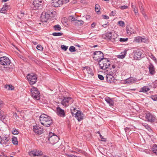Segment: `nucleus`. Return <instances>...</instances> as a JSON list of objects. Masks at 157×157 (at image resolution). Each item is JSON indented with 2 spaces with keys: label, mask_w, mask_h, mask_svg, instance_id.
I'll list each match as a JSON object with an SVG mask.
<instances>
[{
  "label": "nucleus",
  "mask_w": 157,
  "mask_h": 157,
  "mask_svg": "<svg viewBox=\"0 0 157 157\" xmlns=\"http://www.w3.org/2000/svg\"><path fill=\"white\" fill-rule=\"evenodd\" d=\"M41 124L44 126L49 127L52 123L51 117L45 114H42L40 117Z\"/></svg>",
  "instance_id": "obj_1"
},
{
  "label": "nucleus",
  "mask_w": 157,
  "mask_h": 157,
  "mask_svg": "<svg viewBox=\"0 0 157 157\" xmlns=\"http://www.w3.org/2000/svg\"><path fill=\"white\" fill-rule=\"evenodd\" d=\"M98 63L100 68L102 70H105L111 67L110 62L107 58H102L99 61Z\"/></svg>",
  "instance_id": "obj_2"
},
{
  "label": "nucleus",
  "mask_w": 157,
  "mask_h": 157,
  "mask_svg": "<svg viewBox=\"0 0 157 157\" xmlns=\"http://www.w3.org/2000/svg\"><path fill=\"white\" fill-rule=\"evenodd\" d=\"M31 95L35 100H39L40 99V93L36 87H33L30 89Z\"/></svg>",
  "instance_id": "obj_3"
},
{
  "label": "nucleus",
  "mask_w": 157,
  "mask_h": 157,
  "mask_svg": "<svg viewBox=\"0 0 157 157\" xmlns=\"http://www.w3.org/2000/svg\"><path fill=\"white\" fill-rule=\"evenodd\" d=\"M48 140L53 144L57 142L59 140V137L54 133L50 132L48 136Z\"/></svg>",
  "instance_id": "obj_4"
},
{
  "label": "nucleus",
  "mask_w": 157,
  "mask_h": 157,
  "mask_svg": "<svg viewBox=\"0 0 157 157\" xmlns=\"http://www.w3.org/2000/svg\"><path fill=\"white\" fill-rule=\"evenodd\" d=\"M105 39L110 40L113 42H115L117 37V35L114 33L110 32L105 33Z\"/></svg>",
  "instance_id": "obj_5"
},
{
  "label": "nucleus",
  "mask_w": 157,
  "mask_h": 157,
  "mask_svg": "<svg viewBox=\"0 0 157 157\" xmlns=\"http://www.w3.org/2000/svg\"><path fill=\"white\" fill-rule=\"evenodd\" d=\"M73 102V100L71 97H63L61 103L63 106L67 107L71 104Z\"/></svg>",
  "instance_id": "obj_6"
},
{
  "label": "nucleus",
  "mask_w": 157,
  "mask_h": 157,
  "mask_svg": "<svg viewBox=\"0 0 157 157\" xmlns=\"http://www.w3.org/2000/svg\"><path fill=\"white\" fill-rule=\"evenodd\" d=\"M104 54L100 51H95L94 52L93 58L96 61H98L101 59L104 58Z\"/></svg>",
  "instance_id": "obj_7"
},
{
  "label": "nucleus",
  "mask_w": 157,
  "mask_h": 157,
  "mask_svg": "<svg viewBox=\"0 0 157 157\" xmlns=\"http://www.w3.org/2000/svg\"><path fill=\"white\" fill-rule=\"evenodd\" d=\"M27 77L30 84H34L36 82L37 78L35 74L33 73L28 74Z\"/></svg>",
  "instance_id": "obj_8"
},
{
  "label": "nucleus",
  "mask_w": 157,
  "mask_h": 157,
  "mask_svg": "<svg viewBox=\"0 0 157 157\" xmlns=\"http://www.w3.org/2000/svg\"><path fill=\"white\" fill-rule=\"evenodd\" d=\"M145 117L147 121L150 122H156V119L155 117L149 112H147L146 114Z\"/></svg>",
  "instance_id": "obj_9"
},
{
  "label": "nucleus",
  "mask_w": 157,
  "mask_h": 157,
  "mask_svg": "<svg viewBox=\"0 0 157 157\" xmlns=\"http://www.w3.org/2000/svg\"><path fill=\"white\" fill-rule=\"evenodd\" d=\"M11 61L6 56L1 57L0 59V63L2 65H9Z\"/></svg>",
  "instance_id": "obj_10"
},
{
  "label": "nucleus",
  "mask_w": 157,
  "mask_h": 157,
  "mask_svg": "<svg viewBox=\"0 0 157 157\" xmlns=\"http://www.w3.org/2000/svg\"><path fill=\"white\" fill-rule=\"evenodd\" d=\"M29 154L31 156L35 157L42 155L43 153L40 150L34 149L29 151Z\"/></svg>",
  "instance_id": "obj_11"
},
{
  "label": "nucleus",
  "mask_w": 157,
  "mask_h": 157,
  "mask_svg": "<svg viewBox=\"0 0 157 157\" xmlns=\"http://www.w3.org/2000/svg\"><path fill=\"white\" fill-rule=\"evenodd\" d=\"M50 13L52 14V12L42 13L40 17L41 20L42 22H47L50 16Z\"/></svg>",
  "instance_id": "obj_12"
},
{
  "label": "nucleus",
  "mask_w": 157,
  "mask_h": 157,
  "mask_svg": "<svg viewBox=\"0 0 157 157\" xmlns=\"http://www.w3.org/2000/svg\"><path fill=\"white\" fill-rule=\"evenodd\" d=\"M42 2V1L38 0H35L33 2L32 6V7L34 10L38 9L39 8L42 7L41 3Z\"/></svg>",
  "instance_id": "obj_13"
},
{
  "label": "nucleus",
  "mask_w": 157,
  "mask_h": 157,
  "mask_svg": "<svg viewBox=\"0 0 157 157\" xmlns=\"http://www.w3.org/2000/svg\"><path fill=\"white\" fill-rule=\"evenodd\" d=\"M57 114L61 117H64L65 116V113L64 110L61 109L59 107H57L56 108Z\"/></svg>",
  "instance_id": "obj_14"
},
{
  "label": "nucleus",
  "mask_w": 157,
  "mask_h": 157,
  "mask_svg": "<svg viewBox=\"0 0 157 157\" xmlns=\"http://www.w3.org/2000/svg\"><path fill=\"white\" fill-rule=\"evenodd\" d=\"M63 2L62 0H52V5L55 7H58L62 5Z\"/></svg>",
  "instance_id": "obj_15"
},
{
  "label": "nucleus",
  "mask_w": 157,
  "mask_h": 157,
  "mask_svg": "<svg viewBox=\"0 0 157 157\" xmlns=\"http://www.w3.org/2000/svg\"><path fill=\"white\" fill-rule=\"evenodd\" d=\"M148 68H149V73L151 75H154L155 73V67L151 63L148 66Z\"/></svg>",
  "instance_id": "obj_16"
},
{
  "label": "nucleus",
  "mask_w": 157,
  "mask_h": 157,
  "mask_svg": "<svg viewBox=\"0 0 157 157\" xmlns=\"http://www.w3.org/2000/svg\"><path fill=\"white\" fill-rule=\"evenodd\" d=\"M77 114L75 117L77 118L78 121H80L83 119L84 115L81 111L78 112V113Z\"/></svg>",
  "instance_id": "obj_17"
},
{
  "label": "nucleus",
  "mask_w": 157,
  "mask_h": 157,
  "mask_svg": "<svg viewBox=\"0 0 157 157\" xmlns=\"http://www.w3.org/2000/svg\"><path fill=\"white\" fill-rule=\"evenodd\" d=\"M106 78L107 81L109 82H113L115 80V78L114 76L109 75H106Z\"/></svg>",
  "instance_id": "obj_18"
},
{
  "label": "nucleus",
  "mask_w": 157,
  "mask_h": 157,
  "mask_svg": "<svg viewBox=\"0 0 157 157\" xmlns=\"http://www.w3.org/2000/svg\"><path fill=\"white\" fill-rule=\"evenodd\" d=\"M105 101L110 106H113L114 104V101L113 100L111 99L109 97H106L105 98Z\"/></svg>",
  "instance_id": "obj_19"
},
{
  "label": "nucleus",
  "mask_w": 157,
  "mask_h": 157,
  "mask_svg": "<svg viewBox=\"0 0 157 157\" xmlns=\"http://www.w3.org/2000/svg\"><path fill=\"white\" fill-rule=\"evenodd\" d=\"M137 79L133 77H130L126 79L125 80L126 83L129 84L130 83H134L135 82H136Z\"/></svg>",
  "instance_id": "obj_20"
},
{
  "label": "nucleus",
  "mask_w": 157,
  "mask_h": 157,
  "mask_svg": "<svg viewBox=\"0 0 157 157\" xmlns=\"http://www.w3.org/2000/svg\"><path fill=\"white\" fill-rule=\"evenodd\" d=\"M150 89V88L148 86H144L140 88L139 92H140L146 93L149 91Z\"/></svg>",
  "instance_id": "obj_21"
},
{
  "label": "nucleus",
  "mask_w": 157,
  "mask_h": 157,
  "mask_svg": "<svg viewBox=\"0 0 157 157\" xmlns=\"http://www.w3.org/2000/svg\"><path fill=\"white\" fill-rule=\"evenodd\" d=\"M127 33L128 35H130L132 34L135 33V32L131 27H127L126 29Z\"/></svg>",
  "instance_id": "obj_22"
},
{
  "label": "nucleus",
  "mask_w": 157,
  "mask_h": 157,
  "mask_svg": "<svg viewBox=\"0 0 157 157\" xmlns=\"http://www.w3.org/2000/svg\"><path fill=\"white\" fill-rule=\"evenodd\" d=\"M141 55V51H137L134 54V58L135 59H139L140 58Z\"/></svg>",
  "instance_id": "obj_23"
},
{
  "label": "nucleus",
  "mask_w": 157,
  "mask_h": 157,
  "mask_svg": "<svg viewBox=\"0 0 157 157\" xmlns=\"http://www.w3.org/2000/svg\"><path fill=\"white\" fill-rule=\"evenodd\" d=\"M7 8V5L5 3L3 6V7L0 10V12L2 13H5Z\"/></svg>",
  "instance_id": "obj_24"
},
{
  "label": "nucleus",
  "mask_w": 157,
  "mask_h": 157,
  "mask_svg": "<svg viewBox=\"0 0 157 157\" xmlns=\"http://www.w3.org/2000/svg\"><path fill=\"white\" fill-rule=\"evenodd\" d=\"M110 70H107V74L109 75L114 76V74L116 71V70H112L111 67L110 68Z\"/></svg>",
  "instance_id": "obj_25"
},
{
  "label": "nucleus",
  "mask_w": 157,
  "mask_h": 157,
  "mask_svg": "<svg viewBox=\"0 0 157 157\" xmlns=\"http://www.w3.org/2000/svg\"><path fill=\"white\" fill-rule=\"evenodd\" d=\"M9 140V139H8L6 137H4L1 140L0 144H6Z\"/></svg>",
  "instance_id": "obj_26"
},
{
  "label": "nucleus",
  "mask_w": 157,
  "mask_h": 157,
  "mask_svg": "<svg viewBox=\"0 0 157 157\" xmlns=\"http://www.w3.org/2000/svg\"><path fill=\"white\" fill-rule=\"evenodd\" d=\"M84 21L81 20L76 21V22L74 23V24L76 25L81 26L84 23Z\"/></svg>",
  "instance_id": "obj_27"
},
{
  "label": "nucleus",
  "mask_w": 157,
  "mask_h": 157,
  "mask_svg": "<svg viewBox=\"0 0 157 157\" xmlns=\"http://www.w3.org/2000/svg\"><path fill=\"white\" fill-rule=\"evenodd\" d=\"M41 129V127L39 125H34L33 126V131L35 132H37V131L39 129Z\"/></svg>",
  "instance_id": "obj_28"
},
{
  "label": "nucleus",
  "mask_w": 157,
  "mask_h": 157,
  "mask_svg": "<svg viewBox=\"0 0 157 157\" xmlns=\"http://www.w3.org/2000/svg\"><path fill=\"white\" fill-rule=\"evenodd\" d=\"M79 111H80L76 109H75L74 108L73 111L71 110V112L72 116L75 117L77 116V114H78V112Z\"/></svg>",
  "instance_id": "obj_29"
},
{
  "label": "nucleus",
  "mask_w": 157,
  "mask_h": 157,
  "mask_svg": "<svg viewBox=\"0 0 157 157\" xmlns=\"http://www.w3.org/2000/svg\"><path fill=\"white\" fill-rule=\"evenodd\" d=\"M139 7L140 8V11H141V13H142V14L143 15H144V17L145 18H146V17H147V16L145 14V12L144 11V9L142 7V3H140L139 4Z\"/></svg>",
  "instance_id": "obj_30"
},
{
  "label": "nucleus",
  "mask_w": 157,
  "mask_h": 157,
  "mask_svg": "<svg viewBox=\"0 0 157 157\" xmlns=\"http://www.w3.org/2000/svg\"><path fill=\"white\" fill-rule=\"evenodd\" d=\"M126 52L127 51L126 50H124L123 52L121 53V55H118V57L121 59H123L124 58L126 54Z\"/></svg>",
  "instance_id": "obj_31"
},
{
  "label": "nucleus",
  "mask_w": 157,
  "mask_h": 157,
  "mask_svg": "<svg viewBox=\"0 0 157 157\" xmlns=\"http://www.w3.org/2000/svg\"><path fill=\"white\" fill-rule=\"evenodd\" d=\"M5 88L8 90H13L14 89V87L12 85H6L5 86Z\"/></svg>",
  "instance_id": "obj_32"
},
{
  "label": "nucleus",
  "mask_w": 157,
  "mask_h": 157,
  "mask_svg": "<svg viewBox=\"0 0 157 157\" xmlns=\"http://www.w3.org/2000/svg\"><path fill=\"white\" fill-rule=\"evenodd\" d=\"M54 30L56 31H59L61 29V28L59 25H54L53 27Z\"/></svg>",
  "instance_id": "obj_33"
},
{
  "label": "nucleus",
  "mask_w": 157,
  "mask_h": 157,
  "mask_svg": "<svg viewBox=\"0 0 157 157\" xmlns=\"http://www.w3.org/2000/svg\"><path fill=\"white\" fill-rule=\"evenodd\" d=\"M3 112L0 109V120L2 121L5 117V116L3 115Z\"/></svg>",
  "instance_id": "obj_34"
},
{
  "label": "nucleus",
  "mask_w": 157,
  "mask_h": 157,
  "mask_svg": "<svg viewBox=\"0 0 157 157\" xmlns=\"http://www.w3.org/2000/svg\"><path fill=\"white\" fill-rule=\"evenodd\" d=\"M44 130L43 128L42 127H41V129H39L37 131V132H36L35 133L38 135H40L43 133Z\"/></svg>",
  "instance_id": "obj_35"
},
{
  "label": "nucleus",
  "mask_w": 157,
  "mask_h": 157,
  "mask_svg": "<svg viewBox=\"0 0 157 157\" xmlns=\"http://www.w3.org/2000/svg\"><path fill=\"white\" fill-rule=\"evenodd\" d=\"M12 143L14 145H17L18 144V141L16 137H14L12 138Z\"/></svg>",
  "instance_id": "obj_36"
},
{
  "label": "nucleus",
  "mask_w": 157,
  "mask_h": 157,
  "mask_svg": "<svg viewBox=\"0 0 157 157\" xmlns=\"http://www.w3.org/2000/svg\"><path fill=\"white\" fill-rule=\"evenodd\" d=\"M142 37L137 36L135 37V40L137 42H141V41Z\"/></svg>",
  "instance_id": "obj_37"
},
{
  "label": "nucleus",
  "mask_w": 157,
  "mask_h": 157,
  "mask_svg": "<svg viewBox=\"0 0 157 157\" xmlns=\"http://www.w3.org/2000/svg\"><path fill=\"white\" fill-rule=\"evenodd\" d=\"M152 150L154 153L157 154V145H154L152 148Z\"/></svg>",
  "instance_id": "obj_38"
},
{
  "label": "nucleus",
  "mask_w": 157,
  "mask_h": 157,
  "mask_svg": "<svg viewBox=\"0 0 157 157\" xmlns=\"http://www.w3.org/2000/svg\"><path fill=\"white\" fill-rule=\"evenodd\" d=\"M12 132L14 135H17L19 133L17 129L14 128L12 129Z\"/></svg>",
  "instance_id": "obj_39"
},
{
  "label": "nucleus",
  "mask_w": 157,
  "mask_h": 157,
  "mask_svg": "<svg viewBox=\"0 0 157 157\" xmlns=\"http://www.w3.org/2000/svg\"><path fill=\"white\" fill-rule=\"evenodd\" d=\"M143 126L145 127L149 131H150V130H151V128H150L149 126L147 124H143Z\"/></svg>",
  "instance_id": "obj_40"
},
{
  "label": "nucleus",
  "mask_w": 157,
  "mask_h": 157,
  "mask_svg": "<svg viewBox=\"0 0 157 157\" xmlns=\"http://www.w3.org/2000/svg\"><path fill=\"white\" fill-rule=\"evenodd\" d=\"M149 56L152 59L155 63H156L157 61L156 58L155 57V56L152 54H150L149 55Z\"/></svg>",
  "instance_id": "obj_41"
},
{
  "label": "nucleus",
  "mask_w": 157,
  "mask_h": 157,
  "mask_svg": "<svg viewBox=\"0 0 157 157\" xmlns=\"http://www.w3.org/2000/svg\"><path fill=\"white\" fill-rule=\"evenodd\" d=\"M52 35L55 36H62L63 35V33H54Z\"/></svg>",
  "instance_id": "obj_42"
},
{
  "label": "nucleus",
  "mask_w": 157,
  "mask_h": 157,
  "mask_svg": "<svg viewBox=\"0 0 157 157\" xmlns=\"http://www.w3.org/2000/svg\"><path fill=\"white\" fill-rule=\"evenodd\" d=\"M69 50L71 52L76 51L75 48L73 46H71L69 48Z\"/></svg>",
  "instance_id": "obj_43"
},
{
  "label": "nucleus",
  "mask_w": 157,
  "mask_h": 157,
  "mask_svg": "<svg viewBox=\"0 0 157 157\" xmlns=\"http://www.w3.org/2000/svg\"><path fill=\"white\" fill-rule=\"evenodd\" d=\"M88 73L90 74L91 75L93 76L94 75L91 69L90 68H88L87 69Z\"/></svg>",
  "instance_id": "obj_44"
},
{
  "label": "nucleus",
  "mask_w": 157,
  "mask_h": 157,
  "mask_svg": "<svg viewBox=\"0 0 157 157\" xmlns=\"http://www.w3.org/2000/svg\"><path fill=\"white\" fill-rule=\"evenodd\" d=\"M37 49L40 51H42L43 50V48L42 46L40 44L38 45L36 47Z\"/></svg>",
  "instance_id": "obj_45"
},
{
  "label": "nucleus",
  "mask_w": 157,
  "mask_h": 157,
  "mask_svg": "<svg viewBox=\"0 0 157 157\" xmlns=\"http://www.w3.org/2000/svg\"><path fill=\"white\" fill-rule=\"evenodd\" d=\"M100 7L98 5H96L95 6V10L96 12H98L100 11Z\"/></svg>",
  "instance_id": "obj_46"
},
{
  "label": "nucleus",
  "mask_w": 157,
  "mask_h": 157,
  "mask_svg": "<svg viewBox=\"0 0 157 157\" xmlns=\"http://www.w3.org/2000/svg\"><path fill=\"white\" fill-rule=\"evenodd\" d=\"M61 48L62 49L65 51L68 49V46H65L64 45H62L61 46Z\"/></svg>",
  "instance_id": "obj_47"
},
{
  "label": "nucleus",
  "mask_w": 157,
  "mask_h": 157,
  "mask_svg": "<svg viewBox=\"0 0 157 157\" xmlns=\"http://www.w3.org/2000/svg\"><path fill=\"white\" fill-rule=\"evenodd\" d=\"M70 19H71V22H73V23L74 24V22H76V21H77V20L76 19L74 18L72 16H71L70 17Z\"/></svg>",
  "instance_id": "obj_48"
},
{
  "label": "nucleus",
  "mask_w": 157,
  "mask_h": 157,
  "mask_svg": "<svg viewBox=\"0 0 157 157\" xmlns=\"http://www.w3.org/2000/svg\"><path fill=\"white\" fill-rule=\"evenodd\" d=\"M128 38H120L119 41L121 42H125L128 40Z\"/></svg>",
  "instance_id": "obj_49"
},
{
  "label": "nucleus",
  "mask_w": 157,
  "mask_h": 157,
  "mask_svg": "<svg viewBox=\"0 0 157 157\" xmlns=\"http://www.w3.org/2000/svg\"><path fill=\"white\" fill-rule=\"evenodd\" d=\"M151 98L155 101H157V95H155L151 96Z\"/></svg>",
  "instance_id": "obj_50"
},
{
  "label": "nucleus",
  "mask_w": 157,
  "mask_h": 157,
  "mask_svg": "<svg viewBox=\"0 0 157 157\" xmlns=\"http://www.w3.org/2000/svg\"><path fill=\"white\" fill-rule=\"evenodd\" d=\"M118 23L120 26H123L125 24L124 22L121 21H119L118 22Z\"/></svg>",
  "instance_id": "obj_51"
},
{
  "label": "nucleus",
  "mask_w": 157,
  "mask_h": 157,
  "mask_svg": "<svg viewBox=\"0 0 157 157\" xmlns=\"http://www.w3.org/2000/svg\"><path fill=\"white\" fill-rule=\"evenodd\" d=\"M128 8V6L125 5L121 6L120 7V8L122 10L127 9Z\"/></svg>",
  "instance_id": "obj_52"
},
{
  "label": "nucleus",
  "mask_w": 157,
  "mask_h": 157,
  "mask_svg": "<svg viewBox=\"0 0 157 157\" xmlns=\"http://www.w3.org/2000/svg\"><path fill=\"white\" fill-rule=\"evenodd\" d=\"M116 11H113L111 12V13L109 14V16H114L116 13Z\"/></svg>",
  "instance_id": "obj_53"
},
{
  "label": "nucleus",
  "mask_w": 157,
  "mask_h": 157,
  "mask_svg": "<svg viewBox=\"0 0 157 157\" xmlns=\"http://www.w3.org/2000/svg\"><path fill=\"white\" fill-rule=\"evenodd\" d=\"M98 77L101 80H103L104 79V77L102 75H98Z\"/></svg>",
  "instance_id": "obj_54"
},
{
  "label": "nucleus",
  "mask_w": 157,
  "mask_h": 157,
  "mask_svg": "<svg viewBox=\"0 0 157 157\" xmlns=\"http://www.w3.org/2000/svg\"><path fill=\"white\" fill-rule=\"evenodd\" d=\"M100 137L101 139V140L102 141L105 142L106 141V139L105 138L103 137V136L101 134H100Z\"/></svg>",
  "instance_id": "obj_55"
},
{
  "label": "nucleus",
  "mask_w": 157,
  "mask_h": 157,
  "mask_svg": "<svg viewBox=\"0 0 157 157\" xmlns=\"http://www.w3.org/2000/svg\"><path fill=\"white\" fill-rule=\"evenodd\" d=\"M20 14H21V15H20V16H21V17H24V16L26 15V14L24 13V12H23L22 11H21Z\"/></svg>",
  "instance_id": "obj_56"
},
{
  "label": "nucleus",
  "mask_w": 157,
  "mask_h": 157,
  "mask_svg": "<svg viewBox=\"0 0 157 157\" xmlns=\"http://www.w3.org/2000/svg\"><path fill=\"white\" fill-rule=\"evenodd\" d=\"M147 40L145 38L142 37L141 42L146 43V42Z\"/></svg>",
  "instance_id": "obj_57"
},
{
  "label": "nucleus",
  "mask_w": 157,
  "mask_h": 157,
  "mask_svg": "<svg viewBox=\"0 0 157 157\" xmlns=\"http://www.w3.org/2000/svg\"><path fill=\"white\" fill-rule=\"evenodd\" d=\"M134 11L136 15H137L138 14V11L137 9H136L135 8H134Z\"/></svg>",
  "instance_id": "obj_58"
},
{
  "label": "nucleus",
  "mask_w": 157,
  "mask_h": 157,
  "mask_svg": "<svg viewBox=\"0 0 157 157\" xmlns=\"http://www.w3.org/2000/svg\"><path fill=\"white\" fill-rule=\"evenodd\" d=\"M4 103L2 101L0 100V108L3 107L4 105Z\"/></svg>",
  "instance_id": "obj_59"
},
{
  "label": "nucleus",
  "mask_w": 157,
  "mask_h": 157,
  "mask_svg": "<svg viewBox=\"0 0 157 157\" xmlns=\"http://www.w3.org/2000/svg\"><path fill=\"white\" fill-rule=\"evenodd\" d=\"M103 18L104 19H109V17L107 16H106V15H103Z\"/></svg>",
  "instance_id": "obj_60"
},
{
  "label": "nucleus",
  "mask_w": 157,
  "mask_h": 157,
  "mask_svg": "<svg viewBox=\"0 0 157 157\" xmlns=\"http://www.w3.org/2000/svg\"><path fill=\"white\" fill-rule=\"evenodd\" d=\"M95 26V23L94 22H93L91 25V27L92 28H94Z\"/></svg>",
  "instance_id": "obj_61"
},
{
  "label": "nucleus",
  "mask_w": 157,
  "mask_h": 157,
  "mask_svg": "<svg viewBox=\"0 0 157 157\" xmlns=\"http://www.w3.org/2000/svg\"><path fill=\"white\" fill-rule=\"evenodd\" d=\"M112 70H114V69L115 68L116 66H115V65H112Z\"/></svg>",
  "instance_id": "obj_62"
},
{
  "label": "nucleus",
  "mask_w": 157,
  "mask_h": 157,
  "mask_svg": "<svg viewBox=\"0 0 157 157\" xmlns=\"http://www.w3.org/2000/svg\"><path fill=\"white\" fill-rule=\"evenodd\" d=\"M78 151L79 152H82V151L81 149H79Z\"/></svg>",
  "instance_id": "obj_63"
},
{
  "label": "nucleus",
  "mask_w": 157,
  "mask_h": 157,
  "mask_svg": "<svg viewBox=\"0 0 157 157\" xmlns=\"http://www.w3.org/2000/svg\"><path fill=\"white\" fill-rule=\"evenodd\" d=\"M74 155H71L69 156L70 157H74Z\"/></svg>",
  "instance_id": "obj_64"
}]
</instances>
